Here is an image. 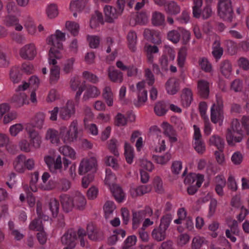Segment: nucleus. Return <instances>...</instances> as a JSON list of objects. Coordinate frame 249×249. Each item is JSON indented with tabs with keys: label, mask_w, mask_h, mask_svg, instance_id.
<instances>
[{
	"label": "nucleus",
	"mask_w": 249,
	"mask_h": 249,
	"mask_svg": "<svg viewBox=\"0 0 249 249\" xmlns=\"http://www.w3.org/2000/svg\"><path fill=\"white\" fill-rule=\"evenodd\" d=\"M55 153L54 149H50L48 154L44 156V160L51 172L54 173H61L62 170V158L58 155L55 159Z\"/></svg>",
	"instance_id": "4"
},
{
	"label": "nucleus",
	"mask_w": 249,
	"mask_h": 249,
	"mask_svg": "<svg viewBox=\"0 0 249 249\" xmlns=\"http://www.w3.org/2000/svg\"><path fill=\"white\" fill-rule=\"evenodd\" d=\"M151 235L157 241H163L166 237V230L159 227L152 231Z\"/></svg>",
	"instance_id": "42"
},
{
	"label": "nucleus",
	"mask_w": 249,
	"mask_h": 249,
	"mask_svg": "<svg viewBox=\"0 0 249 249\" xmlns=\"http://www.w3.org/2000/svg\"><path fill=\"white\" fill-rule=\"evenodd\" d=\"M242 132H235L231 131V129H228L226 138L228 144L229 145L233 146L236 142H240L243 139Z\"/></svg>",
	"instance_id": "20"
},
{
	"label": "nucleus",
	"mask_w": 249,
	"mask_h": 249,
	"mask_svg": "<svg viewBox=\"0 0 249 249\" xmlns=\"http://www.w3.org/2000/svg\"><path fill=\"white\" fill-rule=\"evenodd\" d=\"M194 6H193V16L197 18H200L201 17L200 8L203 4L202 0H194Z\"/></svg>",
	"instance_id": "52"
},
{
	"label": "nucleus",
	"mask_w": 249,
	"mask_h": 249,
	"mask_svg": "<svg viewBox=\"0 0 249 249\" xmlns=\"http://www.w3.org/2000/svg\"><path fill=\"white\" fill-rule=\"evenodd\" d=\"M116 209V206L114 203L111 201H107L104 206L105 217L107 219L111 218L113 213Z\"/></svg>",
	"instance_id": "37"
},
{
	"label": "nucleus",
	"mask_w": 249,
	"mask_h": 249,
	"mask_svg": "<svg viewBox=\"0 0 249 249\" xmlns=\"http://www.w3.org/2000/svg\"><path fill=\"white\" fill-rule=\"evenodd\" d=\"M144 81L139 82L136 85V92L138 100L134 102L136 107H140L144 105L147 100V90L145 89Z\"/></svg>",
	"instance_id": "12"
},
{
	"label": "nucleus",
	"mask_w": 249,
	"mask_h": 249,
	"mask_svg": "<svg viewBox=\"0 0 249 249\" xmlns=\"http://www.w3.org/2000/svg\"><path fill=\"white\" fill-rule=\"evenodd\" d=\"M231 65L228 61L223 62L220 66V71L222 74L226 77H228L231 72Z\"/></svg>",
	"instance_id": "55"
},
{
	"label": "nucleus",
	"mask_w": 249,
	"mask_h": 249,
	"mask_svg": "<svg viewBox=\"0 0 249 249\" xmlns=\"http://www.w3.org/2000/svg\"><path fill=\"white\" fill-rule=\"evenodd\" d=\"M167 38L175 44L178 43L180 39L179 28L177 30H173L169 31L167 34Z\"/></svg>",
	"instance_id": "50"
},
{
	"label": "nucleus",
	"mask_w": 249,
	"mask_h": 249,
	"mask_svg": "<svg viewBox=\"0 0 249 249\" xmlns=\"http://www.w3.org/2000/svg\"><path fill=\"white\" fill-rule=\"evenodd\" d=\"M153 211L151 208L147 207L143 210L133 213V229H136L142 219L146 217L151 216Z\"/></svg>",
	"instance_id": "15"
},
{
	"label": "nucleus",
	"mask_w": 249,
	"mask_h": 249,
	"mask_svg": "<svg viewBox=\"0 0 249 249\" xmlns=\"http://www.w3.org/2000/svg\"><path fill=\"white\" fill-rule=\"evenodd\" d=\"M165 89L168 94L174 95L179 89L178 80L175 78H171L168 80L165 83Z\"/></svg>",
	"instance_id": "23"
},
{
	"label": "nucleus",
	"mask_w": 249,
	"mask_h": 249,
	"mask_svg": "<svg viewBox=\"0 0 249 249\" xmlns=\"http://www.w3.org/2000/svg\"><path fill=\"white\" fill-rule=\"evenodd\" d=\"M104 11L106 20L108 22H112L114 19L121 15V14L115 8L110 5L105 6Z\"/></svg>",
	"instance_id": "27"
},
{
	"label": "nucleus",
	"mask_w": 249,
	"mask_h": 249,
	"mask_svg": "<svg viewBox=\"0 0 249 249\" xmlns=\"http://www.w3.org/2000/svg\"><path fill=\"white\" fill-rule=\"evenodd\" d=\"M36 212L39 218L35 219L32 221L29 225V228L32 230L40 231L43 230L42 221L40 219H43L44 220H48L49 217L42 213L41 212V208L38 204H37Z\"/></svg>",
	"instance_id": "17"
},
{
	"label": "nucleus",
	"mask_w": 249,
	"mask_h": 249,
	"mask_svg": "<svg viewBox=\"0 0 249 249\" xmlns=\"http://www.w3.org/2000/svg\"><path fill=\"white\" fill-rule=\"evenodd\" d=\"M168 109L165 103L159 102L157 103L154 107V112L159 116L164 115Z\"/></svg>",
	"instance_id": "47"
},
{
	"label": "nucleus",
	"mask_w": 249,
	"mask_h": 249,
	"mask_svg": "<svg viewBox=\"0 0 249 249\" xmlns=\"http://www.w3.org/2000/svg\"><path fill=\"white\" fill-rule=\"evenodd\" d=\"M199 64L201 69L205 72H210L212 71L211 64L205 58H200L199 61Z\"/></svg>",
	"instance_id": "64"
},
{
	"label": "nucleus",
	"mask_w": 249,
	"mask_h": 249,
	"mask_svg": "<svg viewBox=\"0 0 249 249\" xmlns=\"http://www.w3.org/2000/svg\"><path fill=\"white\" fill-rule=\"evenodd\" d=\"M71 88L73 90H77L75 94V98L79 99L85 89V84L82 83L78 78H73L71 80Z\"/></svg>",
	"instance_id": "28"
},
{
	"label": "nucleus",
	"mask_w": 249,
	"mask_h": 249,
	"mask_svg": "<svg viewBox=\"0 0 249 249\" xmlns=\"http://www.w3.org/2000/svg\"><path fill=\"white\" fill-rule=\"evenodd\" d=\"M36 53V48L35 44L33 43L25 45L19 50L20 57L26 60L33 59Z\"/></svg>",
	"instance_id": "13"
},
{
	"label": "nucleus",
	"mask_w": 249,
	"mask_h": 249,
	"mask_svg": "<svg viewBox=\"0 0 249 249\" xmlns=\"http://www.w3.org/2000/svg\"><path fill=\"white\" fill-rule=\"evenodd\" d=\"M97 167V161L95 157H86L81 160L78 172L80 175L92 173L96 171Z\"/></svg>",
	"instance_id": "6"
},
{
	"label": "nucleus",
	"mask_w": 249,
	"mask_h": 249,
	"mask_svg": "<svg viewBox=\"0 0 249 249\" xmlns=\"http://www.w3.org/2000/svg\"><path fill=\"white\" fill-rule=\"evenodd\" d=\"M50 178V175L48 172H44L41 177L42 182L40 183L38 187L43 190H50L53 188V185L51 182L49 181Z\"/></svg>",
	"instance_id": "35"
},
{
	"label": "nucleus",
	"mask_w": 249,
	"mask_h": 249,
	"mask_svg": "<svg viewBox=\"0 0 249 249\" xmlns=\"http://www.w3.org/2000/svg\"><path fill=\"white\" fill-rule=\"evenodd\" d=\"M75 60V59L74 57H71L65 61L63 64L62 70L65 73H69L72 72Z\"/></svg>",
	"instance_id": "53"
},
{
	"label": "nucleus",
	"mask_w": 249,
	"mask_h": 249,
	"mask_svg": "<svg viewBox=\"0 0 249 249\" xmlns=\"http://www.w3.org/2000/svg\"><path fill=\"white\" fill-rule=\"evenodd\" d=\"M208 143L210 145L214 146L219 150H223L225 145L224 139L216 134L210 137Z\"/></svg>",
	"instance_id": "32"
},
{
	"label": "nucleus",
	"mask_w": 249,
	"mask_h": 249,
	"mask_svg": "<svg viewBox=\"0 0 249 249\" xmlns=\"http://www.w3.org/2000/svg\"><path fill=\"white\" fill-rule=\"evenodd\" d=\"M175 58V52L169 46L165 45L163 51V54L160 58L159 62L162 71L168 70L169 63L174 60Z\"/></svg>",
	"instance_id": "10"
},
{
	"label": "nucleus",
	"mask_w": 249,
	"mask_h": 249,
	"mask_svg": "<svg viewBox=\"0 0 249 249\" xmlns=\"http://www.w3.org/2000/svg\"><path fill=\"white\" fill-rule=\"evenodd\" d=\"M193 100V92L189 88H184L182 89L181 95V101L184 107H188Z\"/></svg>",
	"instance_id": "29"
},
{
	"label": "nucleus",
	"mask_w": 249,
	"mask_h": 249,
	"mask_svg": "<svg viewBox=\"0 0 249 249\" xmlns=\"http://www.w3.org/2000/svg\"><path fill=\"white\" fill-rule=\"evenodd\" d=\"M124 155L127 163H131L134 157L133 149L130 144L127 142H125L124 145Z\"/></svg>",
	"instance_id": "56"
},
{
	"label": "nucleus",
	"mask_w": 249,
	"mask_h": 249,
	"mask_svg": "<svg viewBox=\"0 0 249 249\" xmlns=\"http://www.w3.org/2000/svg\"><path fill=\"white\" fill-rule=\"evenodd\" d=\"M75 109L73 102L67 101L66 104L61 107L59 109V116L63 120H68L75 114Z\"/></svg>",
	"instance_id": "14"
},
{
	"label": "nucleus",
	"mask_w": 249,
	"mask_h": 249,
	"mask_svg": "<svg viewBox=\"0 0 249 249\" xmlns=\"http://www.w3.org/2000/svg\"><path fill=\"white\" fill-rule=\"evenodd\" d=\"M187 55V49L185 47L181 48L178 53V64L180 67H182L186 60Z\"/></svg>",
	"instance_id": "59"
},
{
	"label": "nucleus",
	"mask_w": 249,
	"mask_h": 249,
	"mask_svg": "<svg viewBox=\"0 0 249 249\" xmlns=\"http://www.w3.org/2000/svg\"><path fill=\"white\" fill-rule=\"evenodd\" d=\"M89 238L93 241L99 239V233L92 225H88L87 228Z\"/></svg>",
	"instance_id": "60"
},
{
	"label": "nucleus",
	"mask_w": 249,
	"mask_h": 249,
	"mask_svg": "<svg viewBox=\"0 0 249 249\" xmlns=\"http://www.w3.org/2000/svg\"><path fill=\"white\" fill-rule=\"evenodd\" d=\"M152 187L150 185H141L137 188H131L130 190L132 197H137L148 193L151 191Z\"/></svg>",
	"instance_id": "31"
},
{
	"label": "nucleus",
	"mask_w": 249,
	"mask_h": 249,
	"mask_svg": "<svg viewBox=\"0 0 249 249\" xmlns=\"http://www.w3.org/2000/svg\"><path fill=\"white\" fill-rule=\"evenodd\" d=\"M165 11L171 15H177L180 11L179 6L175 1L170 2L165 8Z\"/></svg>",
	"instance_id": "49"
},
{
	"label": "nucleus",
	"mask_w": 249,
	"mask_h": 249,
	"mask_svg": "<svg viewBox=\"0 0 249 249\" xmlns=\"http://www.w3.org/2000/svg\"><path fill=\"white\" fill-rule=\"evenodd\" d=\"M46 13L49 18H53L58 15V8L56 4L52 3L47 5Z\"/></svg>",
	"instance_id": "51"
},
{
	"label": "nucleus",
	"mask_w": 249,
	"mask_h": 249,
	"mask_svg": "<svg viewBox=\"0 0 249 249\" xmlns=\"http://www.w3.org/2000/svg\"><path fill=\"white\" fill-rule=\"evenodd\" d=\"M66 29L73 36H76L79 32L78 24L73 21H67L65 24Z\"/></svg>",
	"instance_id": "58"
},
{
	"label": "nucleus",
	"mask_w": 249,
	"mask_h": 249,
	"mask_svg": "<svg viewBox=\"0 0 249 249\" xmlns=\"http://www.w3.org/2000/svg\"><path fill=\"white\" fill-rule=\"evenodd\" d=\"M223 101L220 96H216V103L211 108V119L214 124L219 123L221 125L223 119Z\"/></svg>",
	"instance_id": "5"
},
{
	"label": "nucleus",
	"mask_w": 249,
	"mask_h": 249,
	"mask_svg": "<svg viewBox=\"0 0 249 249\" xmlns=\"http://www.w3.org/2000/svg\"><path fill=\"white\" fill-rule=\"evenodd\" d=\"M59 97V95L56 89H51L46 96V102L47 103H52L58 99Z\"/></svg>",
	"instance_id": "61"
},
{
	"label": "nucleus",
	"mask_w": 249,
	"mask_h": 249,
	"mask_svg": "<svg viewBox=\"0 0 249 249\" xmlns=\"http://www.w3.org/2000/svg\"><path fill=\"white\" fill-rule=\"evenodd\" d=\"M87 39L90 48L96 49L98 47L100 42V38L99 36L94 35H88Z\"/></svg>",
	"instance_id": "57"
},
{
	"label": "nucleus",
	"mask_w": 249,
	"mask_h": 249,
	"mask_svg": "<svg viewBox=\"0 0 249 249\" xmlns=\"http://www.w3.org/2000/svg\"><path fill=\"white\" fill-rule=\"evenodd\" d=\"M223 53V50L220 47V42L218 40L215 41L213 45L212 54L213 56L215 59H219L222 56Z\"/></svg>",
	"instance_id": "48"
},
{
	"label": "nucleus",
	"mask_w": 249,
	"mask_h": 249,
	"mask_svg": "<svg viewBox=\"0 0 249 249\" xmlns=\"http://www.w3.org/2000/svg\"><path fill=\"white\" fill-rule=\"evenodd\" d=\"M193 136V146L195 150L199 154H203L206 151V145L202 140V136L199 127L194 124Z\"/></svg>",
	"instance_id": "9"
},
{
	"label": "nucleus",
	"mask_w": 249,
	"mask_h": 249,
	"mask_svg": "<svg viewBox=\"0 0 249 249\" xmlns=\"http://www.w3.org/2000/svg\"><path fill=\"white\" fill-rule=\"evenodd\" d=\"M101 94L100 89L96 86L92 85L88 86L83 96V100L85 101L91 98H95Z\"/></svg>",
	"instance_id": "25"
},
{
	"label": "nucleus",
	"mask_w": 249,
	"mask_h": 249,
	"mask_svg": "<svg viewBox=\"0 0 249 249\" xmlns=\"http://www.w3.org/2000/svg\"><path fill=\"white\" fill-rule=\"evenodd\" d=\"M45 139L53 145H58L60 143V129L59 131L53 129L49 128L47 130Z\"/></svg>",
	"instance_id": "18"
},
{
	"label": "nucleus",
	"mask_w": 249,
	"mask_h": 249,
	"mask_svg": "<svg viewBox=\"0 0 249 249\" xmlns=\"http://www.w3.org/2000/svg\"><path fill=\"white\" fill-rule=\"evenodd\" d=\"M4 23L8 26H14L15 30L18 31H21L23 29L22 26L18 23V19L15 16H7L5 18Z\"/></svg>",
	"instance_id": "36"
},
{
	"label": "nucleus",
	"mask_w": 249,
	"mask_h": 249,
	"mask_svg": "<svg viewBox=\"0 0 249 249\" xmlns=\"http://www.w3.org/2000/svg\"><path fill=\"white\" fill-rule=\"evenodd\" d=\"M218 13L221 18L231 21L233 17V11L231 0H219L218 3Z\"/></svg>",
	"instance_id": "8"
},
{
	"label": "nucleus",
	"mask_w": 249,
	"mask_h": 249,
	"mask_svg": "<svg viewBox=\"0 0 249 249\" xmlns=\"http://www.w3.org/2000/svg\"><path fill=\"white\" fill-rule=\"evenodd\" d=\"M108 75L110 80L115 83H121L123 81V74L113 67L108 69Z\"/></svg>",
	"instance_id": "30"
},
{
	"label": "nucleus",
	"mask_w": 249,
	"mask_h": 249,
	"mask_svg": "<svg viewBox=\"0 0 249 249\" xmlns=\"http://www.w3.org/2000/svg\"><path fill=\"white\" fill-rule=\"evenodd\" d=\"M85 2L83 0H76L71 1L70 9L71 11H81L85 6Z\"/></svg>",
	"instance_id": "54"
},
{
	"label": "nucleus",
	"mask_w": 249,
	"mask_h": 249,
	"mask_svg": "<svg viewBox=\"0 0 249 249\" xmlns=\"http://www.w3.org/2000/svg\"><path fill=\"white\" fill-rule=\"evenodd\" d=\"M10 79L14 83H18L21 79V69L18 67H13L10 73Z\"/></svg>",
	"instance_id": "46"
},
{
	"label": "nucleus",
	"mask_w": 249,
	"mask_h": 249,
	"mask_svg": "<svg viewBox=\"0 0 249 249\" xmlns=\"http://www.w3.org/2000/svg\"><path fill=\"white\" fill-rule=\"evenodd\" d=\"M103 23V18L102 13L98 11H96L94 14L92 16L90 20V26L91 28H94Z\"/></svg>",
	"instance_id": "45"
},
{
	"label": "nucleus",
	"mask_w": 249,
	"mask_h": 249,
	"mask_svg": "<svg viewBox=\"0 0 249 249\" xmlns=\"http://www.w3.org/2000/svg\"><path fill=\"white\" fill-rule=\"evenodd\" d=\"M65 40V34L59 30H57L55 33L47 38L46 41L48 45H52L49 52L52 49L62 54V42Z\"/></svg>",
	"instance_id": "7"
},
{
	"label": "nucleus",
	"mask_w": 249,
	"mask_h": 249,
	"mask_svg": "<svg viewBox=\"0 0 249 249\" xmlns=\"http://www.w3.org/2000/svg\"><path fill=\"white\" fill-rule=\"evenodd\" d=\"M102 97L108 107L113 106L115 96L110 86H106L104 88Z\"/></svg>",
	"instance_id": "26"
},
{
	"label": "nucleus",
	"mask_w": 249,
	"mask_h": 249,
	"mask_svg": "<svg viewBox=\"0 0 249 249\" xmlns=\"http://www.w3.org/2000/svg\"><path fill=\"white\" fill-rule=\"evenodd\" d=\"M58 151L65 157L64 158L68 157L72 160H75L76 158V154L74 149L69 145H65L60 146Z\"/></svg>",
	"instance_id": "33"
},
{
	"label": "nucleus",
	"mask_w": 249,
	"mask_h": 249,
	"mask_svg": "<svg viewBox=\"0 0 249 249\" xmlns=\"http://www.w3.org/2000/svg\"><path fill=\"white\" fill-rule=\"evenodd\" d=\"M116 178L115 175L111 172L110 169H107L106 171V177L105 178V184L109 188H111L117 185L115 183Z\"/></svg>",
	"instance_id": "38"
},
{
	"label": "nucleus",
	"mask_w": 249,
	"mask_h": 249,
	"mask_svg": "<svg viewBox=\"0 0 249 249\" xmlns=\"http://www.w3.org/2000/svg\"><path fill=\"white\" fill-rule=\"evenodd\" d=\"M45 116L42 112H38L35 115L33 121V126L38 129H41L44 124Z\"/></svg>",
	"instance_id": "40"
},
{
	"label": "nucleus",
	"mask_w": 249,
	"mask_h": 249,
	"mask_svg": "<svg viewBox=\"0 0 249 249\" xmlns=\"http://www.w3.org/2000/svg\"><path fill=\"white\" fill-rule=\"evenodd\" d=\"M50 210L53 217L56 216L59 212V204L55 199H51L49 202Z\"/></svg>",
	"instance_id": "62"
},
{
	"label": "nucleus",
	"mask_w": 249,
	"mask_h": 249,
	"mask_svg": "<svg viewBox=\"0 0 249 249\" xmlns=\"http://www.w3.org/2000/svg\"><path fill=\"white\" fill-rule=\"evenodd\" d=\"M63 57V54L52 49L49 52L48 62L50 66L49 81L51 84H56L60 78V67L57 65V60Z\"/></svg>",
	"instance_id": "2"
},
{
	"label": "nucleus",
	"mask_w": 249,
	"mask_h": 249,
	"mask_svg": "<svg viewBox=\"0 0 249 249\" xmlns=\"http://www.w3.org/2000/svg\"><path fill=\"white\" fill-rule=\"evenodd\" d=\"M210 83L205 79H200L197 82V89L199 95L202 98L208 97L210 93Z\"/></svg>",
	"instance_id": "19"
},
{
	"label": "nucleus",
	"mask_w": 249,
	"mask_h": 249,
	"mask_svg": "<svg viewBox=\"0 0 249 249\" xmlns=\"http://www.w3.org/2000/svg\"><path fill=\"white\" fill-rule=\"evenodd\" d=\"M171 159V154L166 152L163 155H153V160L157 164L160 165L166 164Z\"/></svg>",
	"instance_id": "39"
},
{
	"label": "nucleus",
	"mask_w": 249,
	"mask_h": 249,
	"mask_svg": "<svg viewBox=\"0 0 249 249\" xmlns=\"http://www.w3.org/2000/svg\"><path fill=\"white\" fill-rule=\"evenodd\" d=\"M30 144L32 148L38 149L42 143V137L39 132L34 129L26 128Z\"/></svg>",
	"instance_id": "16"
},
{
	"label": "nucleus",
	"mask_w": 249,
	"mask_h": 249,
	"mask_svg": "<svg viewBox=\"0 0 249 249\" xmlns=\"http://www.w3.org/2000/svg\"><path fill=\"white\" fill-rule=\"evenodd\" d=\"M11 102L17 107H20L25 104H29L26 94L24 92H16L11 99Z\"/></svg>",
	"instance_id": "21"
},
{
	"label": "nucleus",
	"mask_w": 249,
	"mask_h": 249,
	"mask_svg": "<svg viewBox=\"0 0 249 249\" xmlns=\"http://www.w3.org/2000/svg\"><path fill=\"white\" fill-rule=\"evenodd\" d=\"M127 39L129 49L135 52L136 49V45L137 42V36L134 31H130L127 34Z\"/></svg>",
	"instance_id": "44"
},
{
	"label": "nucleus",
	"mask_w": 249,
	"mask_h": 249,
	"mask_svg": "<svg viewBox=\"0 0 249 249\" xmlns=\"http://www.w3.org/2000/svg\"><path fill=\"white\" fill-rule=\"evenodd\" d=\"M204 180V176L200 174L191 173L184 179V183L188 185L196 184L197 187H200Z\"/></svg>",
	"instance_id": "24"
},
{
	"label": "nucleus",
	"mask_w": 249,
	"mask_h": 249,
	"mask_svg": "<svg viewBox=\"0 0 249 249\" xmlns=\"http://www.w3.org/2000/svg\"><path fill=\"white\" fill-rule=\"evenodd\" d=\"M110 190L117 201L121 202L124 200L125 194L120 186L117 185L110 188Z\"/></svg>",
	"instance_id": "43"
},
{
	"label": "nucleus",
	"mask_w": 249,
	"mask_h": 249,
	"mask_svg": "<svg viewBox=\"0 0 249 249\" xmlns=\"http://www.w3.org/2000/svg\"><path fill=\"white\" fill-rule=\"evenodd\" d=\"M151 22L153 25L161 26L165 23V17L163 14L158 11H154L152 14Z\"/></svg>",
	"instance_id": "34"
},
{
	"label": "nucleus",
	"mask_w": 249,
	"mask_h": 249,
	"mask_svg": "<svg viewBox=\"0 0 249 249\" xmlns=\"http://www.w3.org/2000/svg\"><path fill=\"white\" fill-rule=\"evenodd\" d=\"M161 126L162 128L163 134L168 137L171 142H175L177 141L176 132L169 123L163 122L161 124Z\"/></svg>",
	"instance_id": "22"
},
{
	"label": "nucleus",
	"mask_w": 249,
	"mask_h": 249,
	"mask_svg": "<svg viewBox=\"0 0 249 249\" xmlns=\"http://www.w3.org/2000/svg\"><path fill=\"white\" fill-rule=\"evenodd\" d=\"M60 201L63 209L67 213L71 211L74 208L79 210H83L87 204V200L85 196L79 192H76L71 196L61 195Z\"/></svg>",
	"instance_id": "1"
},
{
	"label": "nucleus",
	"mask_w": 249,
	"mask_h": 249,
	"mask_svg": "<svg viewBox=\"0 0 249 249\" xmlns=\"http://www.w3.org/2000/svg\"><path fill=\"white\" fill-rule=\"evenodd\" d=\"M77 231L73 229H70L61 237V241L62 244L66 245L63 249H73L76 245Z\"/></svg>",
	"instance_id": "11"
},
{
	"label": "nucleus",
	"mask_w": 249,
	"mask_h": 249,
	"mask_svg": "<svg viewBox=\"0 0 249 249\" xmlns=\"http://www.w3.org/2000/svg\"><path fill=\"white\" fill-rule=\"evenodd\" d=\"M80 131L77 121L73 120L68 128L65 126L60 127L61 140L65 144H71L77 140Z\"/></svg>",
	"instance_id": "3"
},
{
	"label": "nucleus",
	"mask_w": 249,
	"mask_h": 249,
	"mask_svg": "<svg viewBox=\"0 0 249 249\" xmlns=\"http://www.w3.org/2000/svg\"><path fill=\"white\" fill-rule=\"evenodd\" d=\"M153 183L155 191L157 193L162 194L164 192L162 181L160 177H156L155 178Z\"/></svg>",
	"instance_id": "63"
},
{
	"label": "nucleus",
	"mask_w": 249,
	"mask_h": 249,
	"mask_svg": "<svg viewBox=\"0 0 249 249\" xmlns=\"http://www.w3.org/2000/svg\"><path fill=\"white\" fill-rule=\"evenodd\" d=\"M25 156H18L15 160L13 164L15 169L18 172H23L25 170Z\"/></svg>",
	"instance_id": "41"
}]
</instances>
